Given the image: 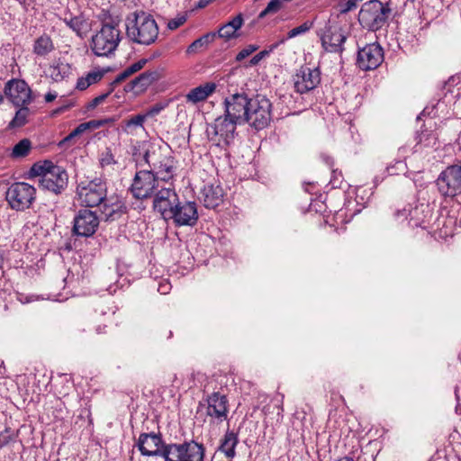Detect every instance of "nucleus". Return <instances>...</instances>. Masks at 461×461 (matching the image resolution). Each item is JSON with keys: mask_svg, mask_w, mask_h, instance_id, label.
<instances>
[{"mask_svg": "<svg viewBox=\"0 0 461 461\" xmlns=\"http://www.w3.org/2000/svg\"><path fill=\"white\" fill-rule=\"evenodd\" d=\"M346 39V34L338 23H326L321 33V44L330 52H341Z\"/></svg>", "mask_w": 461, "mask_h": 461, "instance_id": "dca6fc26", "label": "nucleus"}, {"mask_svg": "<svg viewBox=\"0 0 461 461\" xmlns=\"http://www.w3.org/2000/svg\"><path fill=\"white\" fill-rule=\"evenodd\" d=\"M186 20L187 15L185 14H178L175 18L168 20L167 27L170 31L176 30L182 26L186 22Z\"/></svg>", "mask_w": 461, "mask_h": 461, "instance_id": "a18cd8bd", "label": "nucleus"}, {"mask_svg": "<svg viewBox=\"0 0 461 461\" xmlns=\"http://www.w3.org/2000/svg\"><path fill=\"white\" fill-rule=\"evenodd\" d=\"M216 37V32H208L199 39L193 41L186 50L187 54H194L197 53L202 49H205L209 46L211 42L214 41Z\"/></svg>", "mask_w": 461, "mask_h": 461, "instance_id": "473e14b6", "label": "nucleus"}, {"mask_svg": "<svg viewBox=\"0 0 461 461\" xmlns=\"http://www.w3.org/2000/svg\"><path fill=\"white\" fill-rule=\"evenodd\" d=\"M4 93L14 105H29L32 101V89L23 79L13 78L5 85Z\"/></svg>", "mask_w": 461, "mask_h": 461, "instance_id": "4468645a", "label": "nucleus"}, {"mask_svg": "<svg viewBox=\"0 0 461 461\" xmlns=\"http://www.w3.org/2000/svg\"><path fill=\"white\" fill-rule=\"evenodd\" d=\"M312 25H313L312 22L306 21L303 24L290 30L287 33V38L292 39V38L297 37L299 35L304 34L310 31V29L312 27Z\"/></svg>", "mask_w": 461, "mask_h": 461, "instance_id": "a19ab883", "label": "nucleus"}, {"mask_svg": "<svg viewBox=\"0 0 461 461\" xmlns=\"http://www.w3.org/2000/svg\"><path fill=\"white\" fill-rule=\"evenodd\" d=\"M174 221L177 226H194L198 220L196 203L194 202L180 203L175 205L168 220Z\"/></svg>", "mask_w": 461, "mask_h": 461, "instance_id": "aec40b11", "label": "nucleus"}, {"mask_svg": "<svg viewBox=\"0 0 461 461\" xmlns=\"http://www.w3.org/2000/svg\"><path fill=\"white\" fill-rule=\"evenodd\" d=\"M88 131L85 122L80 123L75 130H73L68 136H66L62 140L59 141V146L64 147L68 143H69L73 139L77 136L82 135L83 133Z\"/></svg>", "mask_w": 461, "mask_h": 461, "instance_id": "ea45409f", "label": "nucleus"}, {"mask_svg": "<svg viewBox=\"0 0 461 461\" xmlns=\"http://www.w3.org/2000/svg\"><path fill=\"white\" fill-rule=\"evenodd\" d=\"M3 100H4V96H3V95L0 93V103H2V102H3Z\"/></svg>", "mask_w": 461, "mask_h": 461, "instance_id": "13d9d810", "label": "nucleus"}, {"mask_svg": "<svg viewBox=\"0 0 461 461\" xmlns=\"http://www.w3.org/2000/svg\"><path fill=\"white\" fill-rule=\"evenodd\" d=\"M321 83L319 68L301 67L294 76V86L297 93L304 94L313 90Z\"/></svg>", "mask_w": 461, "mask_h": 461, "instance_id": "a211bd4d", "label": "nucleus"}, {"mask_svg": "<svg viewBox=\"0 0 461 461\" xmlns=\"http://www.w3.org/2000/svg\"><path fill=\"white\" fill-rule=\"evenodd\" d=\"M207 415L218 423L228 418L229 405L227 397L220 393H212L207 397Z\"/></svg>", "mask_w": 461, "mask_h": 461, "instance_id": "4be33fe9", "label": "nucleus"}, {"mask_svg": "<svg viewBox=\"0 0 461 461\" xmlns=\"http://www.w3.org/2000/svg\"><path fill=\"white\" fill-rule=\"evenodd\" d=\"M65 23L78 35L83 38L90 30L89 23L82 16H75L69 19H64Z\"/></svg>", "mask_w": 461, "mask_h": 461, "instance_id": "c85d7f7f", "label": "nucleus"}, {"mask_svg": "<svg viewBox=\"0 0 461 461\" xmlns=\"http://www.w3.org/2000/svg\"><path fill=\"white\" fill-rule=\"evenodd\" d=\"M171 289V285L167 281H162L159 283L158 287V292L161 294H167L169 293Z\"/></svg>", "mask_w": 461, "mask_h": 461, "instance_id": "3c124183", "label": "nucleus"}, {"mask_svg": "<svg viewBox=\"0 0 461 461\" xmlns=\"http://www.w3.org/2000/svg\"><path fill=\"white\" fill-rule=\"evenodd\" d=\"M243 24V17L242 14H238L233 17L230 22L223 24L216 33L218 37L222 38L224 40H230L238 37V31L241 28Z\"/></svg>", "mask_w": 461, "mask_h": 461, "instance_id": "a878e982", "label": "nucleus"}, {"mask_svg": "<svg viewBox=\"0 0 461 461\" xmlns=\"http://www.w3.org/2000/svg\"><path fill=\"white\" fill-rule=\"evenodd\" d=\"M251 98L245 94H234L225 98V115L239 123L245 124Z\"/></svg>", "mask_w": 461, "mask_h": 461, "instance_id": "ddd939ff", "label": "nucleus"}, {"mask_svg": "<svg viewBox=\"0 0 461 461\" xmlns=\"http://www.w3.org/2000/svg\"><path fill=\"white\" fill-rule=\"evenodd\" d=\"M282 8V2L280 0H271L267 7L258 14L259 18H264L268 14H276Z\"/></svg>", "mask_w": 461, "mask_h": 461, "instance_id": "79ce46f5", "label": "nucleus"}, {"mask_svg": "<svg viewBox=\"0 0 461 461\" xmlns=\"http://www.w3.org/2000/svg\"><path fill=\"white\" fill-rule=\"evenodd\" d=\"M146 62H147L146 59H140V60L131 64V66H129L123 71H122L120 74L117 75V77H115V79L113 81V84L120 83V82L125 80L127 77H129L132 74L140 70L144 67Z\"/></svg>", "mask_w": 461, "mask_h": 461, "instance_id": "e433bc0d", "label": "nucleus"}, {"mask_svg": "<svg viewBox=\"0 0 461 461\" xmlns=\"http://www.w3.org/2000/svg\"><path fill=\"white\" fill-rule=\"evenodd\" d=\"M238 437L233 432H226L219 449L229 458L236 455L235 447L238 444Z\"/></svg>", "mask_w": 461, "mask_h": 461, "instance_id": "7c9ffc66", "label": "nucleus"}, {"mask_svg": "<svg viewBox=\"0 0 461 461\" xmlns=\"http://www.w3.org/2000/svg\"><path fill=\"white\" fill-rule=\"evenodd\" d=\"M17 1H18L21 5H24V6H25V5H29V4H28V0H17Z\"/></svg>", "mask_w": 461, "mask_h": 461, "instance_id": "4d7b16f0", "label": "nucleus"}, {"mask_svg": "<svg viewBox=\"0 0 461 461\" xmlns=\"http://www.w3.org/2000/svg\"><path fill=\"white\" fill-rule=\"evenodd\" d=\"M138 447L143 456H161L162 440L161 438L155 433L140 434L138 440Z\"/></svg>", "mask_w": 461, "mask_h": 461, "instance_id": "5701e85b", "label": "nucleus"}, {"mask_svg": "<svg viewBox=\"0 0 461 461\" xmlns=\"http://www.w3.org/2000/svg\"><path fill=\"white\" fill-rule=\"evenodd\" d=\"M70 67L67 63H59L51 68L50 76L55 81L64 79L69 73Z\"/></svg>", "mask_w": 461, "mask_h": 461, "instance_id": "4c0bfd02", "label": "nucleus"}, {"mask_svg": "<svg viewBox=\"0 0 461 461\" xmlns=\"http://www.w3.org/2000/svg\"><path fill=\"white\" fill-rule=\"evenodd\" d=\"M205 449L194 440L164 445L161 456L165 461H203Z\"/></svg>", "mask_w": 461, "mask_h": 461, "instance_id": "39448f33", "label": "nucleus"}, {"mask_svg": "<svg viewBox=\"0 0 461 461\" xmlns=\"http://www.w3.org/2000/svg\"><path fill=\"white\" fill-rule=\"evenodd\" d=\"M277 44L272 45L269 50H264L257 53L247 65L246 68L257 66L263 59L269 56V54L276 49Z\"/></svg>", "mask_w": 461, "mask_h": 461, "instance_id": "37998d69", "label": "nucleus"}, {"mask_svg": "<svg viewBox=\"0 0 461 461\" xmlns=\"http://www.w3.org/2000/svg\"><path fill=\"white\" fill-rule=\"evenodd\" d=\"M54 50V44L51 38L47 34H42L37 38L33 44V52L37 56H46Z\"/></svg>", "mask_w": 461, "mask_h": 461, "instance_id": "c756f323", "label": "nucleus"}, {"mask_svg": "<svg viewBox=\"0 0 461 461\" xmlns=\"http://www.w3.org/2000/svg\"><path fill=\"white\" fill-rule=\"evenodd\" d=\"M8 205L15 211L29 209L36 199V188L25 182L13 183L5 193Z\"/></svg>", "mask_w": 461, "mask_h": 461, "instance_id": "6e6552de", "label": "nucleus"}, {"mask_svg": "<svg viewBox=\"0 0 461 461\" xmlns=\"http://www.w3.org/2000/svg\"><path fill=\"white\" fill-rule=\"evenodd\" d=\"M238 124L224 114V116L214 120V122L207 129V133L211 140L214 141L217 146L227 147L234 141Z\"/></svg>", "mask_w": 461, "mask_h": 461, "instance_id": "9d476101", "label": "nucleus"}, {"mask_svg": "<svg viewBox=\"0 0 461 461\" xmlns=\"http://www.w3.org/2000/svg\"><path fill=\"white\" fill-rule=\"evenodd\" d=\"M99 219L95 212L90 210H80L74 219L73 230L82 237H90L96 231Z\"/></svg>", "mask_w": 461, "mask_h": 461, "instance_id": "412c9836", "label": "nucleus"}, {"mask_svg": "<svg viewBox=\"0 0 461 461\" xmlns=\"http://www.w3.org/2000/svg\"><path fill=\"white\" fill-rule=\"evenodd\" d=\"M144 159L160 181L169 182L176 176L178 161L167 145L151 146L145 152Z\"/></svg>", "mask_w": 461, "mask_h": 461, "instance_id": "f03ea898", "label": "nucleus"}, {"mask_svg": "<svg viewBox=\"0 0 461 461\" xmlns=\"http://www.w3.org/2000/svg\"><path fill=\"white\" fill-rule=\"evenodd\" d=\"M124 206L119 200L113 202L111 199H104L102 202V214L106 221H113L124 212Z\"/></svg>", "mask_w": 461, "mask_h": 461, "instance_id": "bb28decb", "label": "nucleus"}, {"mask_svg": "<svg viewBox=\"0 0 461 461\" xmlns=\"http://www.w3.org/2000/svg\"><path fill=\"white\" fill-rule=\"evenodd\" d=\"M106 184L100 178L81 180L77 186V199L80 205L95 207L106 198Z\"/></svg>", "mask_w": 461, "mask_h": 461, "instance_id": "423d86ee", "label": "nucleus"}, {"mask_svg": "<svg viewBox=\"0 0 461 461\" xmlns=\"http://www.w3.org/2000/svg\"><path fill=\"white\" fill-rule=\"evenodd\" d=\"M156 79L154 72H144L135 77L127 86V89L139 93L146 89Z\"/></svg>", "mask_w": 461, "mask_h": 461, "instance_id": "cd10ccee", "label": "nucleus"}, {"mask_svg": "<svg viewBox=\"0 0 461 461\" xmlns=\"http://www.w3.org/2000/svg\"><path fill=\"white\" fill-rule=\"evenodd\" d=\"M153 195V209L158 212L163 219L168 220V215L171 214V212L179 200L175 189L171 187H161Z\"/></svg>", "mask_w": 461, "mask_h": 461, "instance_id": "6ab92c4d", "label": "nucleus"}, {"mask_svg": "<svg viewBox=\"0 0 461 461\" xmlns=\"http://www.w3.org/2000/svg\"><path fill=\"white\" fill-rule=\"evenodd\" d=\"M30 175L41 177L40 185L56 194H61L67 188L68 182L67 171L50 160L33 164L30 169Z\"/></svg>", "mask_w": 461, "mask_h": 461, "instance_id": "7ed1b4c3", "label": "nucleus"}, {"mask_svg": "<svg viewBox=\"0 0 461 461\" xmlns=\"http://www.w3.org/2000/svg\"><path fill=\"white\" fill-rule=\"evenodd\" d=\"M126 35L140 45H150L158 37V26L154 17L143 11H135L125 19Z\"/></svg>", "mask_w": 461, "mask_h": 461, "instance_id": "f257e3e1", "label": "nucleus"}, {"mask_svg": "<svg viewBox=\"0 0 461 461\" xmlns=\"http://www.w3.org/2000/svg\"><path fill=\"white\" fill-rule=\"evenodd\" d=\"M32 149V142L29 139H23L14 146L10 153V158L19 159L26 157Z\"/></svg>", "mask_w": 461, "mask_h": 461, "instance_id": "72a5a7b5", "label": "nucleus"}, {"mask_svg": "<svg viewBox=\"0 0 461 461\" xmlns=\"http://www.w3.org/2000/svg\"><path fill=\"white\" fill-rule=\"evenodd\" d=\"M384 60V51L378 43L366 44L358 50L357 64L362 70L376 68Z\"/></svg>", "mask_w": 461, "mask_h": 461, "instance_id": "f3484780", "label": "nucleus"}, {"mask_svg": "<svg viewBox=\"0 0 461 461\" xmlns=\"http://www.w3.org/2000/svg\"><path fill=\"white\" fill-rule=\"evenodd\" d=\"M104 75V72L100 69H94L88 72L85 77L78 78L77 82V89L86 90L93 84L99 82Z\"/></svg>", "mask_w": 461, "mask_h": 461, "instance_id": "2f4dec72", "label": "nucleus"}, {"mask_svg": "<svg viewBox=\"0 0 461 461\" xmlns=\"http://www.w3.org/2000/svg\"><path fill=\"white\" fill-rule=\"evenodd\" d=\"M390 12L391 9L379 0H370L362 5L358 22L364 28L376 31L384 25Z\"/></svg>", "mask_w": 461, "mask_h": 461, "instance_id": "0eeeda50", "label": "nucleus"}, {"mask_svg": "<svg viewBox=\"0 0 461 461\" xmlns=\"http://www.w3.org/2000/svg\"><path fill=\"white\" fill-rule=\"evenodd\" d=\"M258 46L255 44H249L243 48L237 55H236V61H241L245 59L247 57L253 54L256 50H258Z\"/></svg>", "mask_w": 461, "mask_h": 461, "instance_id": "49530a36", "label": "nucleus"}, {"mask_svg": "<svg viewBox=\"0 0 461 461\" xmlns=\"http://www.w3.org/2000/svg\"><path fill=\"white\" fill-rule=\"evenodd\" d=\"M110 93H111V91H108L107 93L100 95L96 96L95 98H94L88 104L87 108L89 110H92V109L95 108L97 105L102 104L107 98V96L110 95Z\"/></svg>", "mask_w": 461, "mask_h": 461, "instance_id": "8fccbe9b", "label": "nucleus"}, {"mask_svg": "<svg viewBox=\"0 0 461 461\" xmlns=\"http://www.w3.org/2000/svg\"><path fill=\"white\" fill-rule=\"evenodd\" d=\"M455 395H456V401L458 402L459 401V392H458L457 387H456V389H455Z\"/></svg>", "mask_w": 461, "mask_h": 461, "instance_id": "6e6d98bb", "label": "nucleus"}, {"mask_svg": "<svg viewBox=\"0 0 461 461\" xmlns=\"http://www.w3.org/2000/svg\"><path fill=\"white\" fill-rule=\"evenodd\" d=\"M58 95L56 92H49L45 95L44 99L47 103H50L57 98Z\"/></svg>", "mask_w": 461, "mask_h": 461, "instance_id": "864d4df0", "label": "nucleus"}, {"mask_svg": "<svg viewBox=\"0 0 461 461\" xmlns=\"http://www.w3.org/2000/svg\"><path fill=\"white\" fill-rule=\"evenodd\" d=\"M223 195L219 185H206L202 191V201L206 208H215L222 203Z\"/></svg>", "mask_w": 461, "mask_h": 461, "instance_id": "393cba45", "label": "nucleus"}, {"mask_svg": "<svg viewBox=\"0 0 461 461\" xmlns=\"http://www.w3.org/2000/svg\"><path fill=\"white\" fill-rule=\"evenodd\" d=\"M272 104L266 96L257 95L251 97L245 123L256 130L266 128L271 121Z\"/></svg>", "mask_w": 461, "mask_h": 461, "instance_id": "1a4fd4ad", "label": "nucleus"}, {"mask_svg": "<svg viewBox=\"0 0 461 461\" xmlns=\"http://www.w3.org/2000/svg\"><path fill=\"white\" fill-rule=\"evenodd\" d=\"M122 41L118 24L104 23L101 29L92 36L90 48L98 57H109L113 54Z\"/></svg>", "mask_w": 461, "mask_h": 461, "instance_id": "20e7f679", "label": "nucleus"}, {"mask_svg": "<svg viewBox=\"0 0 461 461\" xmlns=\"http://www.w3.org/2000/svg\"><path fill=\"white\" fill-rule=\"evenodd\" d=\"M217 85L213 82H207L200 85L194 88H192L186 95L185 100L187 103L196 104L198 103L205 101L211 96L216 90Z\"/></svg>", "mask_w": 461, "mask_h": 461, "instance_id": "b1692460", "label": "nucleus"}, {"mask_svg": "<svg viewBox=\"0 0 461 461\" xmlns=\"http://www.w3.org/2000/svg\"><path fill=\"white\" fill-rule=\"evenodd\" d=\"M147 115L137 114L123 122L122 131L127 134H132L136 128H142Z\"/></svg>", "mask_w": 461, "mask_h": 461, "instance_id": "c9c22d12", "label": "nucleus"}, {"mask_svg": "<svg viewBox=\"0 0 461 461\" xmlns=\"http://www.w3.org/2000/svg\"><path fill=\"white\" fill-rule=\"evenodd\" d=\"M114 120L113 118H107L104 120H92L85 122L88 131L98 129L102 126L106 125L107 123L113 122Z\"/></svg>", "mask_w": 461, "mask_h": 461, "instance_id": "09e8293b", "label": "nucleus"}, {"mask_svg": "<svg viewBox=\"0 0 461 461\" xmlns=\"http://www.w3.org/2000/svg\"><path fill=\"white\" fill-rule=\"evenodd\" d=\"M99 162L102 167H106L116 164L114 156L110 149H106L105 151L101 154Z\"/></svg>", "mask_w": 461, "mask_h": 461, "instance_id": "c03bdc74", "label": "nucleus"}, {"mask_svg": "<svg viewBox=\"0 0 461 461\" xmlns=\"http://www.w3.org/2000/svg\"><path fill=\"white\" fill-rule=\"evenodd\" d=\"M417 140L419 144L425 147H434L437 142V136L432 131H424L418 134Z\"/></svg>", "mask_w": 461, "mask_h": 461, "instance_id": "58836bf2", "label": "nucleus"}, {"mask_svg": "<svg viewBox=\"0 0 461 461\" xmlns=\"http://www.w3.org/2000/svg\"><path fill=\"white\" fill-rule=\"evenodd\" d=\"M394 216L398 221L408 220L409 225L412 228L425 229L431 218V210L429 204L421 203L408 209L398 210Z\"/></svg>", "mask_w": 461, "mask_h": 461, "instance_id": "2eb2a0df", "label": "nucleus"}, {"mask_svg": "<svg viewBox=\"0 0 461 461\" xmlns=\"http://www.w3.org/2000/svg\"><path fill=\"white\" fill-rule=\"evenodd\" d=\"M438 193L445 198L461 194V166L452 165L444 169L436 179Z\"/></svg>", "mask_w": 461, "mask_h": 461, "instance_id": "9b49d317", "label": "nucleus"}, {"mask_svg": "<svg viewBox=\"0 0 461 461\" xmlns=\"http://www.w3.org/2000/svg\"><path fill=\"white\" fill-rule=\"evenodd\" d=\"M165 107H166V105L163 104H157L149 109V111L148 112V113L146 115L148 117L149 115L152 116V115L158 114L162 110H164Z\"/></svg>", "mask_w": 461, "mask_h": 461, "instance_id": "603ef678", "label": "nucleus"}, {"mask_svg": "<svg viewBox=\"0 0 461 461\" xmlns=\"http://www.w3.org/2000/svg\"><path fill=\"white\" fill-rule=\"evenodd\" d=\"M16 107L18 109L15 113V115L9 123V127L11 128H18L23 126L27 122L28 117L31 113L28 105H20Z\"/></svg>", "mask_w": 461, "mask_h": 461, "instance_id": "f704fd0d", "label": "nucleus"}, {"mask_svg": "<svg viewBox=\"0 0 461 461\" xmlns=\"http://www.w3.org/2000/svg\"><path fill=\"white\" fill-rule=\"evenodd\" d=\"M158 181L151 169L138 171L131 187L132 195L141 200L151 197L158 188Z\"/></svg>", "mask_w": 461, "mask_h": 461, "instance_id": "f8f14e48", "label": "nucleus"}, {"mask_svg": "<svg viewBox=\"0 0 461 461\" xmlns=\"http://www.w3.org/2000/svg\"><path fill=\"white\" fill-rule=\"evenodd\" d=\"M337 461H355V460L350 456H343V457H340L339 459H338Z\"/></svg>", "mask_w": 461, "mask_h": 461, "instance_id": "5fc2aeb1", "label": "nucleus"}, {"mask_svg": "<svg viewBox=\"0 0 461 461\" xmlns=\"http://www.w3.org/2000/svg\"><path fill=\"white\" fill-rule=\"evenodd\" d=\"M356 0H340L338 6L340 14H346L357 8Z\"/></svg>", "mask_w": 461, "mask_h": 461, "instance_id": "de8ad7c7", "label": "nucleus"}]
</instances>
